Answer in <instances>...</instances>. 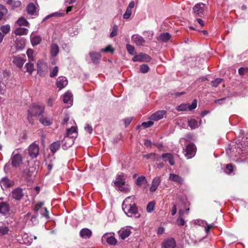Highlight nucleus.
<instances>
[{"label":"nucleus","mask_w":248,"mask_h":248,"mask_svg":"<svg viewBox=\"0 0 248 248\" xmlns=\"http://www.w3.org/2000/svg\"><path fill=\"white\" fill-rule=\"evenodd\" d=\"M135 199L134 196L127 197L123 203V210L128 217L135 216L139 217L137 207L134 202L130 203L132 200Z\"/></svg>","instance_id":"f257e3e1"},{"label":"nucleus","mask_w":248,"mask_h":248,"mask_svg":"<svg viewBox=\"0 0 248 248\" xmlns=\"http://www.w3.org/2000/svg\"><path fill=\"white\" fill-rule=\"evenodd\" d=\"M125 184V179L124 178V174L123 173L118 174L115 181L114 182V186L116 188L123 192H128L129 188Z\"/></svg>","instance_id":"f03ea898"},{"label":"nucleus","mask_w":248,"mask_h":248,"mask_svg":"<svg viewBox=\"0 0 248 248\" xmlns=\"http://www.w3.org/2000/svg\"><path fill=\"white\" fill-rule=\"evenodd\" d=\"M18 149L15 150L13 153L11 158V164L13 167L18 168L23 162V158L21 154L18 153H16Z\"/></svg>","instance_id":"7ed1b4c3"},{"label":"nucleus","mask_w":248,"mask_h":248,"mask_svg":"<svg viewBox=\"0 0 248 248\" xmlns=\"http://www.w3.org/2000/svg\"><path fill=\"white\" fill-rule=\"evenodd\" d=\"M204 4L202 3L196 4L193 8V12L195 16L202 17L205 15L204 9Z\"/></svg>","instance_id":"20e7f679"},{"label":"nucleus","mask_w":248,"mask_h":248,"mask_svg":"<svg viewBox=\"0 0 248 248\" xmlns=\"http://www.w3.org/2000/svg\"><path fill=\"white\" fill-rule=\"evenodd\" d=\"M196 147L194 144H189L186 146V148L184 150V153L185 156L187 159L193 157L196 154Z\"/></svg>","instance_id":"39448f33"},{"label":"nucleus","mask_w":248,"mask_h":248,"mask_svg":"<svg viewBox=\"0 0 248 248\" xmlns=\"http://www.w3.org/2000/svg\"><path fill=\"white\" fill-rule=\"evenodd\" d=\"M28 150L29 156L32 158H36L39 155V146L34 143H32L29 146Z\"/></svg>","instance_id":"423d86ee"},{"label":"nucleus","mask_w":248,"mask_h":248,"mask_svg":"<svg viewBox=\"0 0 248 248\" xmlns=\"http://www.w3.org/2000/svg\"><path fill=\"white\" fill-rule=\"evenodd\" d=\"M44 110L42 109L40 112L38 114L39 122L45 126L50 125L53 123L52 120L50 118L44 117L42 116Z\"/></svg>","instance_id":"0eeeda50"},{"label":"nucleus","mask_w":248,"mask_h":248,"mask_svg":"<svg viewBox=\"0 0 248 248\" xmlns=\"http://www.w3.org/2000/svg\"><path fill=\"white\" fill-rule=\"evenodd\" d=\"M162 248H175V240L173 238H168L164 240L162 243Z\"/></svg>","instance_id":"6e6552de"},{"label":"nucleus","mask_w":248,"mask_h":248,"mask_svg":"<svg viewBox=\"0 0 248 248\" xmlns=\"http://www.w3.org/2000/svg\"><path fill=\"white\" fill-rule=\"evenodd\" d=\"M63 101L65 104H67V107H71L73 104V95L71 92L67 91L63 96Z\"/></svg>","instance_id":"1a4fd4ad"},{"label":"nucleus","mask_w":248,"mask_h":248,"mask_svg":"<svg viewBox=\"0 0 248 248\" xmlns=\"http://www.w3.org/2000/svg\"><path fill=\"white\" fill-rule=\"evenodd\" d=\"M78 128L77 126H72L70 128L67 129L66 133V137H64V140H66V138H76L78 135Z\"/></svg>","instance_id":"9d476101"},{"label":"nucleus","mask_w":248,"mask_h":248,"mask_svg":"<svg viewBox=\"0 0 248 248\" xmlns=\"http://www.w3.org/2000/svg\"><path fill=\"white\" fill-rule=\"evenodd\" d=\"M67 84L68 80L65 77L62 76L57 78L56 85L60 90L64 88Z\"/></svg>","instance_id":"9b49d317"},{"label":"nucleus","mask_w":248,"mask_h":248,"mask_svg":"<svg viewBox=\"0 0 248 248\" xmlns=\"http://www.w3.org/2000/svg\"><path fill=\"white\" fill-rule=\"evenodd\" d=\"M27 12L29 15L36 16L38 14V10L35 5L32 3H29L26 8Z\"/></svg>","instance_id":"f8f14e48"},{"label":"nucleus","mask_w":248,"mask_h":248,"mask_svg":"<svg viewBox=\"0 0 248 248\" xmlns=\"http://www.w3.org/2000/svg\"><path fill=\"white\" fill-rule=\"evenodd\" d=\"M12 197L16 200H20L24 196L23 190L20 187L14 189L12 193Z\"/></svg>","instance_id":"ddd939ff"},{"label":"nucleus","mask_w":248,"mask_h":248,"mask_svg":"<svg viewBox=\"0 0 248 248\" xmlns=\"http://www.w3.org/2000/svg\"><path fill=\"white\" fill-rule=\"evenodd\" d=\"M34 169L33 168H26L23 171V177L27 180H31L34 175Z\"/></svg>","instance_id":"4468645a"},{"label":"nucleus","mask_w":248,"mask_h":248,"mask_svg":"<svg viewBox=\"0 0 248 248\" xmlns=\"http://www.w3.org/2000/svg\"><path fill=\"white\" fill-rule=\"evenodd\" d=\"M9 204L7 202L0 201V214L6 215L9 214Z\"/></svg>","instance_id":"2eb2a0df"},{"label":"nucleus","mask_w":248,"mask_h":248,"mask_svg":"<svg viewBox=\"0 0 248 248\" xmlns=\"http://www.w3.org/2000/svg\"><path fill=\"white\" fill-rule=\"evenodd\" d=\"M132 40L137 46H144L145 43L144 39L141 36L138 34L133 35L132 36Z\"/></svg>","instance_id":"dca6fc26"},{"label":"nucleus","mask_w":248,"mask_h":248,"mask_svg":"<svg viewBox=\"0 0 248 248\" xmlns=\"http://www.w3.org/2000/svg\"><path fill=\"white\" fill-rule=\"evenodd\" d=\"M135 6V2L132 1L127 6L125 13L123 15V18L125 19H129L132 14V9Z\"/></svg>","instance_id":"f3484780"},{"label":"nucleus","mask_w":248,"mask_h":248,"mask_svg":"<svg viewBox=\"0 0 248 248\" xmlns=\"http://www.w3.org/2000/svg\"><path fill=\"white\" fill-rule=\"evenodd\" d=\"M171 37V35L168 32H161L157 37V40L163 42H168Z\"/></svg>","instance_id":"a211bd4d"},{"label":"nucleus","mask_w":248,"mask_h":248,"mask_svg":"<svg viewBox=\"0 0 248 248\" xmlns=\"http://www.w3.org/2000/svg\"><path fill=\"white\" fill-rule=\"evenodd\" d=\"M149 57L147 55L144 54L142 53H140L139 55L135 56L132 58V61L133 62H144V61H148Z\"/></svg>","instance_id":"6ab92c4d"},{"label":"nucleus","mask_w":248,"mask_h":248,"mask_svg":"<svg viewBox=\"0 0 248 248\" xmlns=\"http://www.w3.org/2000/svg\"><path fill=\"white\" fill-rule=\"evenodd\" d=\"M89 55L91 57V60L94 63H98L99 60L101 58V55L99 52H90Z\"/></svg>","instance_id":"aec40b11"},{"label":"nucleus","mask_w":248,"mask_h":248,"mask_svg":"<svg viewBox=\"0 0 248 248\" xmlns=\"http://www.w3.org/2000/svg\"><path fill=\"white\" fill-rule=\"evenodd\" d=\"M169 179L180 185L182 184L184 182V179L178 175L173 173L170 174Z\"/></svg>","instance_id":"412c9836"},{"label":"nucleus","mask_w":248,"mask_h":248,"mask_svg":"<svg viewBox=\"0 0 248 248\" xmlns=\"http://www.w3.org/2000/svg\"><path fill=\"white\" fill-rule=\"evenodd\" d=\"M30 39L32 46H36L39 44L42 41V38L39 35L31 33L30 35Z\"/></svg>","instance_id":"4be33fe9"},{"label":"nucleus","mask_w":248,"mask_h":248,"mask_svg":"<svg viewBox=\"0 0 248 248\" xmlns=\"http://www.w3.org/2000/svg\"><path fill=\"white\" fill-rule=\"evenodd\" d=\"M92 234V231L88 228L82 229L80 232V236L83 238H89Z\"/></svg>","instance_id":"5701e85b"},{"label":"nucleus","mask_w":248,"mask_h":248,"mask_svg":"<svg viewBox=\"0 0 248 248\" xmlns=\"http://www.w3.org/2000/svg\"><path fill=\"white\" fill-rule=\"evenodd\" d=\"M197 106V100L194 99L192 104H183L178 107V108H196Z\"/></svg>","instance_id":"b1692460"},{"label":"nucleus","mask_w":248,"mask_h":248,"mask_svg":"<svg viewBox=\"0 0 248 248\" xmlns=\"http://www.w3.org/2000/svg\"><path fill=\"white\" fill-rule=\"evenodd\" d=\"M61 147V142L57 141L52 143L49 146V149L53 154H55Z\"/></svg>","instance_id":"393cba45"},{"label":"nucleus","mask_w":248,"mask_h":248,"mask_svg":"<svg viewBox=\"0 0 248 248\" xmlns=\"http://www.w3.org/2000/svg\"><path fill=\"white\" fill-rule=\"evenodd\" d=\"M59 53V47L56 44H52L50 46V54L53 57L56 56Z\"/></svg>","instance_id":"a878e982"},{"label":"nucleus","mask_w":248,"mask_h":248,"mask_svg":"<svg viewBox=\"0 0 248 248\" xmlns=\"http://www.w3.org/2000/svg\"><path fill=\"white\" fill-rule=\"evenodd\" d=\"M119 233L120 237L122 239H124L129 236L131 233V231L129 229L125 228L119 231Z\"/></svg>","instance_id":"bb28decb"},{"label":"nucleus","mask_w":248,"mask_h":248,"mask_svg":"<svg viewBox=\"0 0 248 248\" xmlns=\"http://www.w3.org/2000/svg\"><path fill=\"white\" fill-rule=\"evenodd\" d=\"M13 62L18 67L21 68L25 62V61L21 57L16 56L14 58Z\"/></svg>","instance_id":"cd10ccee"},{"label":"nucleus","mask_w":248,"mask_h":248,"mask_svg":"<svg viewBox=\"0 0 248 248\" xmlns=\"http://www.w3.org/2000/svg\"><path fill=\"white\" fill-rule=\"evenodd\" d=\"M147 183L146 178L143 176H139L136 181V184L140 186H145Z\"/></svg>","instance_id":"c85d7f7f"},{"label":"nucleus","mask_w":248,"mask_h":248,"mask_svg":"<svg viewBox=\"0 0 248 248\" xmlns=\"http://www.w3.org/2000/svg\"><path fill=\"white\" fill-rule=\"evenodd\" d=\"M28 29L21 27L16 29L14 31L15 34L16 35H26L28 33Z\"/></svg>","instance_id":"c756f323"},{"label":"nucleus","mask_w":248,"mask_h":248,"mask_svg":"<svg viewBox=\"0 0 248 248\" xmlns=\"http://www.w3.org/2000/svg\"><path fill=\"white\" fill-rule=\"evenodd\" d=\"M16 24L19 26H24L26 27L29 26V23L27 20L23 17L19 18L16 22Z\"/></svg>","instance_id":"7c9ffc66"},{"label":"nucleus","mask_w":248,"mask_h":248,"mask_svg":"<svg viewBox=\"0 0 248 248\" xmlns=\"http://www.w3.org/2000/svg\"><path fill=\"white\" fill-rule=\"evenodd\" d=\"M25 68H26V72L29 73L30 74H31L32 72L34 70L33 64L30 62L26 64Z\"/></svg>","instance_id":"2f4dec72"},{"label":"nucleus","mask_w":248,"mask_h":248,"mask_svg":"<svg viewBox=\"0 0 248 248\" xmlns=\"http://www.w3.org/2000/svg\"><path fill=\"white\" fill-rule=\"evenodd\" d=\"M50 71V77L51 78H53L56 77L57 75L58 72L59 71V67L58 66H55L53 68H49Z\"/></svg>","instance_id":"473e14b6"},{"label":"nucleus","mask_w":248,"mask_h":248,"mask_svg":"<svg viewBox=\"0 0 248 248\" xmlns=\"http://www.w3.org/2000/svg\"><path fill=\"white\" fill-rule=\"evenodd\" d=\"M155 208V202L152 201L149 202L146 207V211L148 213L152 212Z\"/></svg>","instance_id":"72a5a7b5"},{"label":"nucleus","mask_w":248,"mask_h":248,"mask_svg":"<svg viewBox=\"0 0 248 248\" xmlns=\"http://www.w3.org/2000/svg\"><path fill=\"white\" fill-rule=\"evenodd\" d=\"M162 157L168 158V162L170 165L172 166L174 164V159L171 154L169 153L163 154Z\"/></svg>","instance_id":"f704fd0d"},{"label":"nucleus","mask_w":248,"mask_h":248,"mask_svg":"<svg viewBox=\"0 0 248 248\" xmlns=\"http://www.w3.org/2000/svg\"><path fill=\"white\" fill-rule=\"evenodd\" d=\"M10 26L8 24L2 26L0 28V30L2 32L3 34H7L10 31Z\"/></svg>","instance_id":"c9c22d12"},{"label":"nucleus","mask_w":248,"mask_h":248,"mask_svg":"<svg viewBox=\"0 0 248 248\" xmlns=\"http://www.w3.org/2000/svg\"><path fill=\"white\" fill-rule=\"evenodd\" d=\"M107 242L109 245H115L117 243V240L114 236H110L107 238Z\"/></svg>","instance_id":"e433bc0d"},{"label":"nucleus","mask_w":248,"mask_h":248,"mask_svg":"<svg viewBox=\"0 0 248 248\" xmlns=\"http://www.w3.org/2000/svg\"><path fill=\"white\" fill-rule=\"evenodd\" d=\"M165 114L166 111L164 110H158L156 112V121L163 118Z\"/></svg>","instance_id":"4c0bfd02"},{"label":"nucleus","mask_w":248,"mask_h":248,"mask_svg":"<svg viewBox=\"0 0 248 248\" xmlns=\"http://www.w3.org/2000/svg\"><path fill=\"white\" fill-rule=\"evenodd\" d=\"M7 10L4 6L2 4H0V20H1L4 15L7 13Z\"/></svg>","instance_id":"58836bf2"},{"label":"nucleus","mask_w":248,"mask_h":248,"mask_svg":"<svg viewBox=\"0 0 248 248\" xmlns=\"http://www.w3.org/2000/svg\"><path fill=\"white\" fill-rule=\"evenodd\" d=\"M126 49H127L128 52L130 54H131L132 55H134L136 54L135 49L133 46H132L129 44H127V45H126Z\"/></svg>","instance_id":"ea45409f"},{"label":"nucleus","mask_w":248,"mask_h":248,"mask_svg":"<svg viewBox=\"0 0 248 248\" xmlns=\"http://www.w3.org/2000/svg\"><path fill=\"white\" fill-rule=\"evenodd\" d=\"M9 232V229L4 225L0 226V236L6 234Z\"/></svg>","instance_id":"a19ab883"},{"label":"nucleus","mask_w":248,"mask_h":248,"mask_svg":"<svg viewBox=\"0 0 248 248\" xmlns=\"http://www.w3.org/2000/svg\"><path fill=\"white\" fill-rule=\"evenodd\" d=\"M154 124V122L151 121H149L147 122H143L141 123V126L138 125L137 128H139L140 126H142L144 128H147L152 126Z\"/></svg>","instance_id":"79ce46f5"},{"label":"nucleus","mask_w":248,"mask_h":248,"mask_svg":"<svg viewBox=\"0 0 248 248\" xmlns=\"http://www.w3.org/2000/svg\"><path fill=\"white\" fill-rule=\"evenodd\" d=\"M188 125L191 129H195L198 127V122L195 120H190L188 121Z\"/></svg>","instance_id":"37998d69"},{"label":"nucleus","mask_w":248,"mask_h":248,"mask_svg":"<svg viewBox=\"0 0 248 248\" xmlns=\"http://www.w3.org/2000/svg\"><path fill=\"white\" fill-rule=\"evenodd\" d=\"M149 67L147 64H143L140 66V71L142 73H146L149 71Z\"/></svg>","instance_id":"c03bdc74"},{"label":"nucleus","mask_w":248,"mask_h":248,"mask_svg":"<svg viewBox=\"0 0 248 248\" xmlns=\"http://www.w3.org/2000/svg\"><path fill=\"white\" fill-rule=\"evenodd\" d=\"M101 52H110L112 54L113 53L114 49L112 48L111 45L108 46L105 48L102 49L100 50Z\"/></svg>","instance_id":"a18cd8bd"},{"label":"nucleus","mask_w":248,"mask_h":248,"mask_svg":"<svg viewBox=\"0 0 248 248\" xmlns=\"http://www.w3.org/2000/svg\"><path fill=\"white\" fill-rule=\"evenodd\" d=\"M248 72V67H240L238 69V73L241 76H243L245 74Z\"/></svg>","instance_id":"49530a36"},{"label":"nucleus","mask_w":248,"mask_h":248,"mask_svg":"<svg viewBox=\"0 0 248 248\" xmlns=\"http://www.w3.org/2000/svg\"><path fill=\"white\" fill-rule=\"evenodd\" d=\"M222 80L223 79L222 78H217L215 80L212 81V85L213 87H216L222 82Z\"/></svg>","instance_id":"de8ad7c7"},{"label":"nucleus","mask_w":248,"mask_h":248,"mask_svg":"<svg viewBox=\"0 0 248 248\" xmlns=\"http://www.w3.org/2000/svg\"><path fill=\"white\" fill-rule=\"evenodd\" d=\"M1 183L5 187H10L11 186L9 183V180L7 178H3Z\"/></svg>","instance_id":"09e8293b"},{"label":"nucleus","mask_w":248,"mask_h":248,"mask_svg":"<svg viewBox=\"0 0 248 248\" xmlns=\"http://www.w3.org/2000/svg\"><path fill=\"white\" fill-rule=\"evenodd\" d=\"M33 51L32 49H29L27 50V55L29 58V61H33Z\"/></svg>","instance_id":"8fccbe9b"},{"label":"nucleus","mask_w":248,"mask_h":248,"mask_svg":"<svg viewBox=\"0 0 248 248\" xmlns=\"http://www.w3.org/2000/svg\"><path fill=\"white\" fill-rule=\"evenodd\" d=\"M117 30H118L117 26L116 25H114L113 27L112 31L110 34V37H113L115 36L116 35H117Z\"/></svg>","instance_id":"3c124183"},{"label":"nucleus","mask_w":248,"mask_h":248,"mask_svg":"<svg viewBox=\"0 0 248 248\" xmlns=\"http://www.w3.org/2000/svg\"><path fill=\"white\" fill-rule=\"evenodd\" d=\"M233 167L232 164H228L226 166V172L228 174H230L233 171Z\"/></svg>","instance_id":"603ef678"},{"label":"nucleus","mask_w":248,"mask_h":248,"mask_svg":"<svg viewBox=\"0 0 248 248\" xmlns=\"http://www.w3.org/2000/svg\"><path fill=\"white\" fill-rule=\"evenodd\" d=\"M34 109H30L28 111V119L30 123H31V121L32 119V116L34 115H33V110Z\"/></svg>","instance_id":"864d4df0"},{"label":"nucleus","mask_w":248,"mask_h":248,"mask_svg":"<svg viewBox=\"0 0 248 248\" xmlns=\"http://www.w3.org/2000/svg\"><path fill=\"white\" fill-rule=\"evenodd\" d=\"M85 130L89 134H92L93 131V127L89 124H87L85 126Z\"/></svg>","instance_id":"5fc2aeb1"},{"label":"nucleus","mask_w":248,"mask_h":248,"mask_svg":"<svg viewBox=\"0 0 248 248\" xmlns=\"http://www.w3.org/2000/svg\"><path fill=\"white\" fill-rule=\"evenodd\" d=\"M21 5V2L19 0H14L11 6L13 8H17L20 7Z\"/></svg>","instance_id":"6e6d98bb"},{"label":"nucleus","mask_w":248,"mask_h":248,"mask_svg":"<svg viewBox=\"0 0 248 248\" xmlns=\"http://www.w3.org/2000/svg\"><path fill=\"white\" fill-rule=\"evenodd\" d=\"M132 121V118L131 117H128L125 118L124 120V123L125 127H127L128 125H129Z\"/></svg>","instance_id":"4d7b16f0"},{"label":"nucleus","mask_w":248,"mask_h":248,"mask_svg":"<svg viewBox=\"0 0 248 248\" xmlns=\"http://www.w3.org/2000/svg\"><path fill=\"white\" fill-rule=\"evenodd\" d=\"M185 220L181 217H179L177 219V223L181 226L184 225L185 224Z\"/></svg>","instance_id":"13d9d810"},{"label":"nucleus","mask_w":248,"mask_h":248,"mask_svg":"<svg viewBox=\"0 0 248 248\" xmlns=\"http://www.w3.org/2000/svg\"><path fill=\"white\" fill-rule=\"evenodd\" d=\"M32 108H44V107L41 104H32Z\"/></svg>","instance_id":"bf43d9fd"},{"label":"nucleus","mask_w":248,"mask_h":248,"mask_svg":"<svg viewBox=\"0 0 248 248\" xmlns=\"http://www.w3.org/2000/svg\"><path fill=\"white\" fill-rule=\"evenodd\" d=\"M70 117L68 114H65V117L63 119V122H62V124L64 125L67 123L68 121L69 120Z\"/></svg>","instance_id":"052dcab7"},{"label":"nucleus","mask_w":248,"mask_h":248,"mask_svg":"<svg viewBox=\"0 0 248 248\" xmlns=\"http://www.w3.org/2000/svg\"><path fill=\"white\" fill-rule=\"evenodd\" d=\"M144 144L146 147H150L151 146L152 143L150 140H144Z\"/></svg>","instance_id":"680f3d73"},{"label":"nucleus","mask_w":248,"mask_h":248,"mask_svg":"<svg viewBox=\"0 0 248 248\" xmlns=\"http://www.w3.org/2000/svg\"><path fill=\"white\" fill-rule=\"evenodd\" d=\"M164 231H165L164 228L160 227L158 229L157 233L158 235H161V234H162L164 232Z\"/></svg>","instance_id":"e2e57ef3"},{"label":"nucleus","mask_w":248,"mask_h":248,"mask_svg":"<svg viewBox=\"0 0 248 248\" xmlns=\"http://www.w3.org/2000/svg\"><path fill=\"white\" fill-rule=\"evenodd\" d=\"M155 182V178L153 179L152 181V186L150 188V190L151 192L155 191V186L154 185V183Z\"/></svg>","instance_id":"0e129e2a"},{"label":"nucleus","mask_w":248,"mask_h":248,"mask_svg":"<svg viewBox=\"0 0 248 248\" xmlns=\"http://www.w3.org/2000/svg\"><path fill=\"white\" fill-rule=\"evenodd\" d=\"M53 16H62V14L60 13H55L51 15L47 16H46V18L47 19V18H49L50 17Z\"/></svg>","instance_id":"69168bd1"},{"label":"nucleus","mask_w":248,"mask_h":248,"mask_svg":"<svg viewBox=\"0 0 248 248\" xmlns=\"http://www.w3.org/2000/svg\"><path fill=\"white\" fill-rule=\"evenodd\" d=\"M226 99V98L224 97L221 99H217L215 101V102L219 104H222Z\"/></svg>","instance_id":"338daca9"},{"label":"nucleus","mask_w":248,"mask_h":248,"mask_svg":"<svg viewBox=\"0 0 248 248\" xmlns=\"http://www.w3.org/2000/svg\"><path fill=\"white\" fill-rule=\"evenodd\" d=\"M76 0H65V4L67 6L68 5L74 3Z\"/></svg>","instance_id":"774afa93"}]
</instances>
